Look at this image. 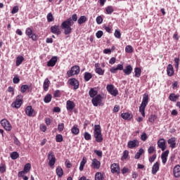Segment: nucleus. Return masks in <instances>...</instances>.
I'll use <instances>...</instances> for the list:
<instances>
[{
    "mask_svg": "<svg viewBox=\"0 0 180 180\" xmlns=\"http://www.w3.org/2000/svg\"><path fill=\"white\" fill-rule=\"evenodd\" d=\"M148 105V94H144L141 105L139 106V112L143 117H146V106Z\"/></svg>",
    "mask_w": 180,
    "mask_h": 180,
    "instance_id": "obj_1",
    "label": "nucleus"
},
{
    "mask_svg": "<svg viewBox=\"0 0 180 180\" xmlns=\"http://www.w3.org/2000/svg\"><path fill=\"white\" fill-rule=\"evenodd\" d=\"M94 137L96 139L97 143H102L103 141V137L102 136V130L101 129V125L97 124L94 126Z\"/></svg>",
    "mask_w": 180,
    "mask_h": 180,
    "instance_id": "obj_2",
    "label": "nucleus"
},
{
    "mask_svg": "<svg viewBox=\"0 0 180 180\" xmlns=\"http://www.w3.org/2000/svg\"><path fill=\"white\" fill-rule=\"evenodd\" d=\"M23 103V96L22 95H18L16 97L15 101L11 104L12 108H15V109H19Z\"/></svg>",
    "mask_w": 180,
    "mask_h": 180,
    "instance_id": "obj_3",
    "label": "nucleus"
},
{
    "mask_svg": "<svg viewBox=\"0 0 180 180\" xmlns=\"http://www.w3.org/2000/svg\"><path fill=\"white\" fill-rule=\"evenodd\" d=\"M71 23H62L60 27L63 29L64 34L65 35L70 34L72 32V28H71Z\"/></svg>",
    "mask_w": 180,
    "mask_h": 180,
    "instance_id": "obj_4",
    "label": "nucleus"
},
{
    "mask_svg": "<svg viewBox=\"0 0 180 180\" xmlns=\"http://www.w3.org/2000/svg\"><path fill=\"white\" fill-rule=\"evenodd\" d=\"M79 66L75 65L71 68L70 70L67 72L68 77H72L74 75H78L79 74Z\"/></svg>",
    "mask_w": 180,
    "mask_h": 180,
    "instance_id": "obj_5",
    "label": "nucleus"
},
{
    "mask_svg": "<svg viewBox=\"0 0 180 180\" xmlns=\"http://www.w3.org/2000/svg\"><path fill=\"white\" fill-rule=\"evenodd\" d=\"M49 165L51 168H53L54 164H56V156L53 151H49L48 153Z\"/></svg>",
    "mask_w": 180,
    "mask_h": 180,
    "instance_id": "obj_6",
    "label": "nucleus"
},
{
    "mask_svg": "<svg viewBox=\"0 0 180 180\" xmlns=\"http://www.w3.org/2000/svg\"><path fill=\"white\" fill-rule=\"evenodd\" d=\"M25 34H27L30 39H32V40H37V36H36V34L33 33V28L32 27H27L26 29Z\"/></svg>",
    "mask_w": 180,
    "mask_h": 180,
    "instance_id": "obj_7",
    "label": "nucleus"
},
{
    "mask_svg": "<svg viewBox=\"0 0 180 180\" xmlns=\"http://www.w3.org/2000/svg\"><path fill=\"white\" fill-rule=\"evenodd\" d=\"M1 124L2 127H4V129H5V130H6L7 131H11L12 130V125H11V123L9 122V121H8V120H1Z\"/></svg>",
    "mask_w": 180,
    "mask_h": 180,
    "instance_id": "obj_8",
    "label": "nucleus"
},
{
    "mask_svg": "<svg viewBox=\"0 0 180 180\" xmlns=\"http://www.w3.org/2000/svg\"><path fill=\"white\" fill-rule=\"evenodd\" d=\"M25 114L29 117H34L36 116V111L32 108V105H28L25 110Z\"/></svg>",
    "mask_w": 180,
    "mask_h": 180,
    "instance_id": "obj_9",
    "label": "nucleus"
},
{
    "mask_svg": "<svg viewBox=\"0 0 180 180\" xmlns=\"http://www.w3.org/2000/svg\"><path fill=\"white\" fill-rule=\"evenodd\" d=\"M140 146V142L137 139H134L132 141H129L127 143V147L128 148H136Z\"/></svg>",
    "mask_w": 180,
    "mask_h": 180,
    "instance_id": "obj_10",
    "label": "nucleus"
},
{
    "mask_svg": "<svg viewBox=\"0 0 180 180\" xmlns=\"http://www.w3.org/2000/svg\"><path fill=\"white\" fill-rule=\"evenodd\" d=\"M106 89L108 92L110 94V95H112V96H117V94H119L117 89H115V87L112 84L107 85Z\"/></svg>",
    "mask_w": 180,
    "mask_h": 180,
    "instance_id": "obj_11",
    "label": "nucleus"
},
{
    "mask_svg": "<svg viewBox=\"0 0 180 180\" xmlns=\"http://www.w3.org/2000/svg\"><path fill=\"white\" fill-rule=\"evenodd\" d=\"M91 102L94 106H98V105H101L102 103V96H101V94H98L96 96L93 97Z\"/></svg>",
    "mask_w": 180,
    "mask_h": 180,
    "instance_id": "obj_12",
    "label": "nucleus"
},
{
    "mask_svg": "<svg viewBox=\"0 0 180 180\" xmlns=\"http://www.w3.org/2000/svg\"><path fill=\"white\" fill-rule=\"evenodd\" d=\"M91 167L93 169H99L101 168V161L98 160L96 158H94L91 160Z\"/></svg>",
    "mask_w": 180,
    "mask_h": 180,
    "instance_id": "obj_13",
    "label": "nucleus"
},
{
    "mask_svg": "<svg viewBox=\"0 0 180 180\" xmlns=\"http://www.w3.org/2000/svg\"><path fill=\"white\" fill-rule=\"evenodd\" d=\"M112 174H120V167L117 163H113L110 166Z\"/></svg>",
    "mask_w": 180,
    "mask_h": 180,
    "instance_id": "obj_14",
    "label": "nucleus"
},
{
    "mask_svg": "<svg viewBox=\"0 0 180 180\" xmlns=\"http://www.w3.org/2000/svg\"><path fill=\"white\" fill-rule=\"evenodd\" d=\"M68 82L70 85L74 87V89H78L79 88V82L76 79H70Z\"/></svg>",
    "mask_w": 180,
    "mask_h": 180,
    "instance_id": "obj_15",
    "label": "nucleus"
},
{
    "mask_svg": "<svg viewBox=\"0 0 180 180\" xmlns=\"http://www.w3.org/2000/svg\"><path fill=\"white\" fill-rule=\"evenodd\" d=\"M158 147L162 150V151H165L167 149V146L165 145V139H160L158 141Z\"/></svg>",
    "mask_w": 180,
    "mask_h": 180,
    "instance_id": "obj_16",
    "label": "nucleus"
},
{
    "mask_svg": "<svg viewBox=\"0 0 180 180\" xmlns=\"http://www.w3.org/2000/svg\"><path fill=\"white\" fill-rule=\"evenodd\" d=\"M51 32L53 34H57V36H60L61 34V29L58 25H54L51 27Z\"/></svg>",
    "mask_w": 180,
    "mask_h": 180,
    "instance_id": "obj_17",
    "label": "nucleus"
},
{
    "mask_svg": "<svg viewBox=\"0 0 180 180\" xmlns=\"http://www.w3.org/2000/svg\"><path fill=\"white\" fill-rule=\"evenodd\" d=\"M74 108H75V103H74V101L69 100L66 102L67 110H68L69 112H72V110H74Z\"/></svg>",
    "mask_w": 180,
    "mask_h": 180,
    "instance_id": "obj_18",
    "label": "nucleus"
},
{
    "mask_svg": "<svg viewBox=\"0 0 180 180\" xmlns=\"http://www.w3.org/2000/svg\"><path fill=\"white\" fill-rule=\"evenodd\" d=\"M173 174L175 178H179L180 176V165H176L173 169Z\"/></svg>",
    "mask_w": 180,
    "mask_h": 180,
    "instance_id": "obj_19",
    "label": "nucleus"
},
{
    "mask_svg": "<svg viewBox=\"0 0 180 180\" xmlns=\"http://www.w3.org/2000/svg\"><path fill=\"white\" fill-rule=\"evenodd\" d=\"M121 117L124 120H131L133 119V115L130 112H123L121 114Z\"/></svg>",
    "mask_w": 180,
    "mask_h": 180,
    "instance_id": "obj_20",
    "label": "nucleus"
},
{
    "mask_svg": "<svg viewBox=\"0 0 180 180\" xmlns=\"http://www.w3.org/2000/svg\"><path fill=\"white\" fill-rule=\"evenodd\" d=\"M56 63H57V56H53L47 62V66L54 67V65H56Z\"/></svg>",
    "mask_w": 180,
    "mask_h": 180,
    "instance_id": "obj_21",
    "label": "nucleus"
},
{
    "mask_svg": "<svg viewBox=\"0 0 180 180\" xmlns=\"http://www.w3.org/2000/svg\"><path fill=\"white\" fill-rule=\"evenodd\" d=\"M167 74L168 77H172L174 74V66L171 64H169L167 67Z\"/></svg>",
    "mask_w": 180,
    "mask_h": 180,
    "instance_id": "obj_22",
    "label": "nucleus"
},
{
    "mask_svg": "<svg viewBox=\"0 0 180 180\" xmlns=\"http://www.w3.org/2000/svg\"><path fill=\"white\" fill-rule=\"evenodd\" d=\"M160 171V163L156 162L152 167V174L155 175Z\"/></svg>",
    "mask_w": 180,
    "mask_h": 180,
    "instance_id": "obj_23",
    "label": "nucleus"
},
{
    "mask_svg": "<svg viewBox=\"0 0 180 180\" xmlns=\"http://www.w3.org/2000/svg\"><path fill=\"white\" fill-rule=\"evenodd\" d=\"M169 154V150H166L161 155V159L162 164H167V158H168V155Z\"/></svg>",
    "mask_w": 180,
    "mask_h": 180,
    "instance_id": "obj_24",
    "label": "nucleus"
},
{
    "mask_svg": "<svg viewBox=\"0 0 180 180\" xmlns=\"http://www.w3.org/2000/svg\"><path fill=\"white\" fill-rule=\"evenodd\" d=\"M123 72L125 74V75H130V74L133 72V67H131L130 65H127L123 70Z\"/></svg>",
    "mask_w": 180,
    "mask_h": 180,
    "instance_id": "obj_25",
    "label": "nucleus"
},
{
    "mask_svg": "<svg viewBox=\"0 0 180 180\" xmlns=\"http://www.w3.org/2000/svg\"><path fill=\"white\" fill-rule=\"evenodd\" d=\"M176 139L172 137L167 141L168 144L170 145L171 148H175L176 147Z\"/></svg>",
    "mask_w": 180,
    "mask_h": 180,
    "instance_id": "obj_26",
    "label": "nucleus"
},
{
    "mask_svg": "<svg viewBox=\"0 0 180 180\" xmlns=\"http://www.w3.org/2000/svg\"><path fill=\"white\" fill-rule=\"evenodd\" d=\"M179 94H170L169 96V101L172 102H176V100L179 99Z\"/></svg>",
    "mask_w": 180,
    "mask_h": 180,
    "instance_id": "obj_27",
    "label": "nucleus"
},
{
    "mask_svg": "<svg viewBox=\"0 0 180 180\" xmlns=\"http://www.w3.org/2000/svg\"><path fill=\"white\" fill-rule=\"evenodd\" d=\"M71 131L72 134L77 136V134H79V129L78 128V125L75 124L71 129Z\"/></svg>",
    "mask_w": 180,
    "mask_h": 180,
    "instance_id": "obj_28",
    "label": "nucleus"
},
{
    "mask_svg": "<svg viewBox=\"0 0 180 180\" xmlns=\"http://www.w3.org/2000/svg\"><path fill=\"white\" fill-rule=\"evenodd\" d=\"M85 164H86V158L84 157L82 158V160L80 162V166H79V171L82 172L84 171V167H85Z\"/></svg>",
    "mask_w": 180,
    "mask_h": 180,
    "instance_id": "obj_29",
    "label": "nucleus"
},
{
    "mask_svg": "<svg viewBox=\"0 0 180 180\" xmlns=\"http://www.w3.org/2000/svg\"><path fill=\"white\" fill-rule=\"evenodd\" d=\"M25 60V58H23V56H18L16 58V66L17 67H19V65H20V64H22V63H23V61Z\"/></svg>",
    "mask_w": 180,
    "mask_h": 180,
    "instance_id": "obj_30",
    "label": "nucleus"
},
{
    "mask_svg": "<svg viewBox=\"0 0 180 180\" xmlns=\"http://www.w3.org/2000/svg\"><path fill=\"white\" fill-rule=\"evenodd\" d=\"M114 11H115V9L112 6H108L105 8V13L107 15H112Z\"/></svg>",
    "mask_w": 180,
    "mask_h": 180,
    "instance_id": "obj_31",
    "label": "nucleus"
},
{
    "mask_svg": "<svg viewBox=\"0 0 180 180\" xmlns=\"http://www.w3.org/2000/svg\"><path fill=\"white\" fill-rule=\"evenodd\" d=\"M56 174L58 175V178H61V176L64 175V171L61 167H58L56 168Z\"/></svg>",
    "mask_w": 180,
    "mask_h": 180,
    "instance_id": "obj_32",
    "label": "nucleus"
},
{
    "mask_svg": "<svg viewBox=\"0 0 180 180\" xmlns=\"http://www.w3.org/2000/svg\"><path fill=\"white\" fill-rule=\"evenodd\" d=\"M134 72L135 78H140V77H141V69H140V68H135Z\"/></svg>",
    "mask_w": 180,
    "mask_h": 180,
    "instance_id": "obj_33",
    "label": "nucleus"
},
{
    "mask_svg": "<svg viewBox=\"0 0 180 180\" xmlns=\"http://www.w3.org/2000/svg\"><path fill=\"white\" fill-rule=\"evenodd\" d=\"M90 98H95L96 95H98V91H96L95 89L92 88L89 91Z\"/></svg>",
    "mask_w": 180,
    "mask_h": 180,
    "instance_id": "obj_34",
    "label": "nucleus"
},
{
    "mask_svg": "<svg viewBox=\"0 0 180 180\" xmlns=\"http://www.w3.org/2000/svg\"><path fill=\"white\" fill-rule=\"evenodd\" d=\"M43 86L44 91H49V86H50V80H49V78L45 79Z\"/></svg>",
    "mask_w": 180,
    "mask_h": 180,
    "instance_id": "obj_35",
    "label": "nucleus"
},
{
    "mask_svg": "<svg viewBox=\"0 0 180 180\" xmlns=\"http://www.w3.org/2000/svg\"><path fill=\"white\" fill-rule=\"evenodd\" d=\"M143 154H144V149L140 148L139 152H137L134 156L135 160H139V158H140Z\"/></svg>",
    "mask_w": 180,
    "mask_h": 180,
    "instance_id": "obj_36",
    "label": "nucleus"
},
{
    "mask_svg": "<svg viewBox=\"0 0 180 180\" xmlns=\"http://www.w3.org/2000/svg\"><path fill=\"white\" fill-rule=\"evenodd\" d=\"M6 172V165L1 163L0 164V173L5 174Z\"/></svg>",
    "mask_w": 180,
    "mask_h": 180,
    "instance_id": "obj_37",
    "label": "nucleus"
},
{
    "mask_svg": "<svg viewBox=\"0 0 180 180\" xmlns=\"http://www.w3.org/2000/svg\"><path fill=\"white\" fill-rule=\"evenodd\" d=\"M51 94H47L44 98V102H45V103H50V102H51Z\"/></svg>",
    "mask_w": 180,
    "mask_h": 180,
    "instance_id": "obj_38",
    "label": "nucleus"
},
{
    "mask_svg": "<svg viewBox=\"0 0 180 180\" xmlns=\"http://www.w3.org/2000/svg\"><path fill=\"white\" fill-rule=\"evenodd\" d=\"M11 158L12 160H18L19 158V153L18 152H13L11 153Z\"/></svg>",
    "mask_w": 180,
    "mask_h": 180,
    "instance_id": "obj_39",
    "label": "nucleus"
},
{
    "mask_svg": "<svg viewBox=\"0 0 180 180\" xmlns=\"http://www.w3.org/2000/svg\"><path fill=\"white\" fill-rule=\"evenodd\" d=\"M30 168H32V165H30V163H27L25 166H24V172L27 174V172H29V171H30Z\"/></svg>",
    "mask_w": 180,
    "mask_h": 180,
    "instance_id": "obj_40",
    "label": "nucleus"
},
{
    "mask_svg": "<svg viewBox=\"0 0 180 180\" xmlns=\"http://www.w3.org/2000/svg\"><path fill=\"white\" fill-rule=\"evenodd\" d=\"M95 180H103V175H102V173L101 172L96 173Z\"/></svg>",
    "mask_w": 180,
    "mask_h": 180,
    "instance_id": "obj_41",
    "label": "nucleus"
},
{
    "mask_svg": "<svg viewBox=\"0 0 180 180\" xmlns=\"http://www.w3.org/2000/svg\"><path fill=\"white\" fill-rule=\"evenodd\" d=\"M91 78H92V74H91L90 72H86L84 73V79L88 82L89 81V79H91Z\"/></svg>",
    "mask_w": 180,
    "mask_h": 180,
    "instance_id": "obj_42",
    "label": "nucleus"
},
{
    "mask_svg": "<svg viewBox=\"0 0 180 180\" xmlns=\"http://www.w3.org/2000/svg\"><path fill=\"white\" fill-rule=\"evenodd\" d=\"M86 17L85 15H82L77 20V23H85L86 22Z\"/></svg>",
    "mask_w": 180,
    "mask_h": 180,
    "instance_id": "obj_43",
    "label": "nucleus"
},
{
    "mask_svg": "<svg viewBox=\"0 0 180 180\" xmlns=\"http://www.w3.org/2000/svg\"><path fill=\"white\" fill-rule=\"evenodd\" d=\"M84 140H86V141H89L92 139V135H91V134H89L88 132L84 133Z\"/></svg>",
    "mask_w": 180,
    "mask_h": 180,
    "instance_id": "obj_44",
    "label": "nucleus"
},
{
    "mask_svg": "<svg viewBox=\"0 0 180 180\" xmlns=\"http://www.w3.org/2000/svg\"><path fill=\"white\" fill-rule=\"evenodd\" d=\"M179 61H180L179 58H174V68H176V70H179Z\"/></svg>",
    "mask_w": 180,
    "mask_h": 180,
    "instance_id": "obj_45",
    "label": "nucleus"
},
{
    "mask_svg": "<svg viewBox=\"0 0 180 180\" xmlns=\"http://www.w3.org/2000/svg\"><path fill=\"white\" fill-rule=\"evenodd\" d=\"M47 20L49 23L54 21V17L53 16V14L51 13H48Z\"/></svg>",
    "mask_w": 180,
    "mask_h": 180,
    "instance_id": "obj_46",
    "label": "nucleus"
},
{
    "mask_svg": "<svg viewBox=\"0 0 180 180\" xmlns=\"http://www.w3.org/2000/svg\"><path fill=\"white\" fill-rule=\"evenodd\" d=\"M125 51L126 53H133V46L128 45L125 47Z\"/></svg>",
    "mask_w": 180,
    "mask_h": 180,
    "instance_id": "obj_47",
    "label": "nucleus"
},
{
    "mask_svg": "<svg viewBox=\"0 0 180 180\" xmlns=\"http://www.w3.org/2000/svg\"><path fill=\"white\" fill-rule=\"evenodd\" d=\"M95 72L98 75H103L105 74V70H102V68L95 69Z\"/></svg>",
    "mask_w": 180,
    "mask_h": 180,
    "instance_id": "obj_48",
    "label": "nucleus"
},
{
    "mask_svg": "<svg viewBox=\"0 0 180 180\" xmlns=\"http://www.w3.org/2000/svg\"><path fill=\"white\" fill-rule=\"evenodd\" d=\"M27 89H29V86L27 84H25L21 86L20 91L22 94H25Z\"/></svg>",
    "mask_w": 180,
    "mask_h": 180,
    "instance_id": "obj_49",
    "label": "nucleus"
},
{
    "mask_svg": "<svg viewBox=\"0 0 180 180\" xmlns=\"http://www.w3.org/2000/svg\"><path fill=\"white\" fill-rule=\"evenodd\" d=\"M114 36L116 39H120V37H122V33H120V31L115 30Z\"/></svg>",
    "mask_w": 180,
    "mask_h": 180,
    "instance_id": "obj_50",
    "label": "nucleus"
},
{
    "mask_svg": "<svg viewBox=\"0 0 180 180\" xmlns=\"http://www.w3.org/2000/svg\"><path fill=\"white\" fill-rule=\"evenodd\" d=\"M56 141L57 143H61V141H63V135L61 134L56 135Z\"/></svg>",
    "mask_w": 180,
    "mask_h": 180,
    "instance_id": "obj_51",
    "label": "nucleus"
},
{
    "mask_svg": "<svg viewBox=\"0 0 180 180\" xmlns=\"http://www.w3.org/2000/svg\"><path fill=\"white\" fill-rule=\"evenodd\" d=\"M155 119H157V116H155V115H151L149 117L148 120L150 123H154V122H155Z\"/></svg>",
    "mask_w": 180,
    "mask_h": 180,
    "instance_id": "obj_52",
    "label": "nucleus"
},
{
    "mask_svg": "<svg viewBox=\"0 0 180 180\" xmlns=\"http://www.w3.org/2000/svg\"><path fill=\"white\" fill-rule=\"evenodd\" d=\"M18 12H19V6H15L13 8L12 11H11V13L13 15H15V13H18Z\"/></svg>",
    "mask_w": 180,
    "mask_h": 180,
    "instance_id": "obj_53",
    "label": "nucleus"
},
{
    "mask_svg": "<svg viewBox=\"0 0 180 180\" xmlns=\"http://www.w3.org/2000/svg\"><path fill=\"white\" fill-rule=\"evenodd\" d=\"M155 151V147L154 146H150L148 149V154H153Z\"/></svg>",
    "mask_w": 180,
    "mask_h": 180,
    "instance_id": "obj_54",
    "label": "nucleus"
},
{
    "mask_svg": "<svg viewBox=\"0 0 180 180\" xmlns=\"http://www.w3.org/2000/svg\"><path fill=\"white\" fill-rule=\"evenodd\" d=\"M102 36H103V31L99 30L96 33V37H97V39H101V37H102Z\"/></svg>",
    "mask_w": 180,
    "mask_h": 180,
    "instance_id": "obj_55",
    "label": "nucleus"
},
{
    "mask_svg": "<svg viewBox=\"0 0 180 180\" xmlns=\"http://www.w3.org/2000/svg\"><path fill=\"white\" fill-rule=\"evenodd\" d=\"M147 139H148L147 134H146V132H143V134L141 136V140H142V141H146Z\"/></svg>",
    "mask_w": 180,
    "mask_h": 180,
    "instance_id": "obj_56",
    "label": "nucleus"
},
{
    "mask_svg": "<svg viewBox=\"0 0 180 180\" xmlns=\"http://www.w3.org/2000/svg\"><path fill=\"white\" fill-rule=\"evenodd\" d=\"M155 158H157V155L154 154L153 156L149 157V162L153 163L155 161Z\"/></svg>",
    "mask_w": 180,
    "mask_h": 180,
    "instance_id": "obj_57",
    "label": "nucleus"
},
{
    "mask_svg": "<svg viewBox=\"0 0 180 180\" xmlns=\"http://www.w3.org/2000/svg\"><path fill=\"white\" fill-rule=\"evenodd\" d=\"M129 157V150H124L123 152L122 158L124 160H127V158Z\"/></svg>",
    "mask_w": 180,
    "mask_h": 180,
    "instance_id": "obj_58",
    "label": "nucleus"
},
{
    "mask_svg": "<svg viewBox=\"0 0 180 180\" xmlns=\"http://www.w3.org/2000/svg\"><path fill=\"white\" fill-rule=\"evenodd\" d=\"M53 95L55 98H60V96H61V92L60 91V90H56L55 91Z\"/></svg>",
    "mask_w": 180,
    "mask_h": 180,
    "instance_id": "obj_59",
    "label": "nucleus"
},
{
    "mask_svg": "<svg viewBox=\"0 0 180 180\" xmlns=\"http://www.w3.org/2000/svg\"><path fill=\"white\" fill-rule=\"evenodd\" d=\"M58 130H59V131H63V130H64V123H61L58 124Z\"/></svg>",
    "mask_w": 180,
    "mask_h": 180,
    "instance_id": "obj_60",
    "label": "nucleus"
},
{
    "mask_svg": "<svg viewBox=\"0 0 180 180\" xmlns=\"http://www.w3.org/2000/svg\"><path fill=\"white\" fill-rule=\"evenodd\" d=\"M39 129H40V130H41V131H46V130H47V127H46V125H44V124H41L40 126H39Z\"/></svg>",
    "mask_w": 180,
    "mask_h": 180,
    "instance_id": "obj_61",
    "label": "nucleus"
},
{
    "mask_svg": "<svg viewBox=\"0 0 180 180\" xmlns=\"http://www.w3.org/2000/svg\"><path fill=\"white\" fill-rule=\"evenodd\" d=\"M20 82V79H19V77H15L13 79V84H19Z\"/></svg>",
    "mask_w": 180,
    "mask_h": 180,
    "instance_id": "obj_62",
    "label": "nucleus"
},
{
    "mask_svg": "<svg viewBox=\"0 0 180 180\" xmlns=\"http://www.w3.org/2000/svg\"><path fill=\"white\" fill-rule=\"evenodd\" d=\"M110 72H112V74H116V72H117V68H115L112 67L110 69Z\"/></svg>",
    "mask_w": 180,
    "mask_h": 180,
    "instance_id": "obj_63",
    "label": "nucleus"
},
{
    "mask_svg": "<svg viewBox=\"0 0 180 180\" xmlns=\"http://www.w3.org/2000/svg\"><path fill=\"white\" fill-rule=\"evenodd\" d=\"M94 153L98 155V157H102V150H95Z\"/></svg>",
    "mask_w": 180,
    "mask_h": 180,
    "instance_id": "obj_64",
    "label": "nucleus"
}]
</instances>
